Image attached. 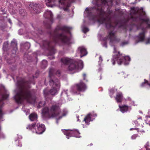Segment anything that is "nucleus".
<instances>
[{
	"instance_id": "obj_1",
	"label": "nucleus",
	"mask_w": 150,
	"mask_h": 150,
	"mask_svg": "<svg viewBox=\"0 0 150 150\" xmlns=\"http://www.w3.org/2000/svg\"><path fill=\"white\" fill-rule=\"evenodd\" d=\"M44 23L47 28L49 29L48 33L52 39L51 40H44L42 42L43 48L47 51L48 55H52L55 53L54 46L56 44H58L59 41L67 45L71 43L70 38L65 35L64 32L70 34L71 32L69 30L72 29V27L63 26L53 31L51 29L50 23L49 22L45 23V21Z\"/></svg>"
},
{
	"instance_id": "obj_2",
	"label": "nucleus",
	"mask_w": 150,
	"mask_h": 150,
	"mask_svg": "<svg viewBox=\"0 0 150 150\" xmlns=\"http://www.w3.org/2000/svg\"><path fill=\"white\" fill-rule=\"evenodd\" d=\"M14 80V78H16L18 90L14 97L16 102L18 103H21L25 100L29 103H34L36 100L35 91L34 89H29V84L32 82L29 80L22 78L17 76H11Z\"/></svg>"
},
{
	"instance_id": "obj_3",
	"label": "nucleus",
	"mask_w": 150,
	"mask_h": 150,
	"mask_svg": "<svg viewBox=\"0 0 150 150\" xmlns=\"http://www.w3.org/2000/svg\"><path fill=\"white\" fill-rule=\"evenodd\" d=\"M95 6L90 11L88 8L87 16L90 18L97 21L100 24L105 23L106 28L108 29H114L115 27L111 23V18L103 9L104 6L107 4V0H95Z\"/></svg>"
},
{
	"instance_id": "obj_4",
	"label": "nucleus",
	"mask_w": 150,
	"mask_h": 150,
	"mask_svg": "<svg viewBox=\"0 0 150 150\" xmlns=\"http://www.w3.org/2000/svg\"><path fill=\"white\" fill-rule=\"evenodd\" d=\"M61 112L58 103L53 104L50 108L45 107L42 110V115L43 117L47 119L53 118L60 115Z\"/></svg>"
},
{
	"instance_id": "obj_5",
	"label": "nucleus",
	"mask_w": 150,
	"mask_h": 150,
	"mask_svg": "<svg viewBox=\"0 0 150 150\" xmlns=\"http://www.w3.org/2000/svg\"><path fill=\"white\" fill-rule=\"evenodd\" d=\"M61 61L65 65H69L68 69L70 71L77 72L81 70L83 68V62L81 60L76 59L73 60L67 57H64L61 59Z\"/></svg>"
},
{
	"instance_id": "obj_6",
	"label": "nucleus",
	"mask_w": 150,
	"mask_h": 150,
	"mask_svg": "<svg viewBox=\"0 0 150 150\" xmlns=\"http://www.w3.org/2000/svg\"><path fill=\"white\" fill-rule=\"evenodd\" d=\"M55 76H49L50 79L49 82L51 85L52 86V88L49 91L46 88L43 90L44 95L45 97H47L49 94L54 96L58 93L60 87V83L59 80L56 79Z\"/></svg>"
},
{
	"instance_id": "obj_7",
	"label": "nucleus",
	"mask_w": 150,
	"mask_h": 150,
	"mask_svg": "<svg viewBox=\"0 0 150 150\" xmlns=\"http://www.w3.org/2000/svg\"><path fill=\"white\" fill-rule=\"evenodd\" d=\"M130 14L131 17L128 19V22H132L129 24L131 26L129 31H131L132 30L133 26H136L137 28L136 23L138 22L140 25L141 13L137 8L132 7L131 8Z\"/></svg>"
},
{
	"instance_id": "obj_8",
	"label": "nucleus",
	"mask_w": 150,
	"mask_h": 150,
	"mask_svg": "<svg viewBox=\"0 0 150 150\" xmlns=\"http://www.w3.org/2000/svg\"><path fill=\"white\" fill-rule=\"evenodd\" d=\"M143 23H145L147 24V28H150V20L146 16L145 11H144L143 8L141 7V42L145 41V43L147 44L150 43V39L149 38L146 39L145 38V32L142 27Z\"/></svg>"
},
{
	"instance_id": "obj_9",
	"label": "nucleus",
	"mask_w": 150,
	"mask_h": 150,
	"mask_svg": "<svg viewBox=\"0 0 150 150\" xmlns=\"http://www.w3.org/2000/svg\"><path fill=\"white\" fill-rule=\"evenodd\" d=\"M131 58L129 57L122 56L121 54H120L119 52H118V54L113 55L111 59V62L113 65L115 64V62L117 61L119 65H127L129 64Z\"/></svg>"
},
{
	"instance_id": "obj_10",
	"label": "nucleus",
	"mask_w": 150,
	"mask_h": 150,
	"mask_svg": "<svg viewBox=\"0 0 150 150\" xmlns=\"http://www.w3.org/2000/svg\"><path fill=\"white\" fill-rule=\"evenodd\" d=\"M8 41L4 42L3 44V49L5 52L4 54V58L7 61V62L9 64H11L14 62H12L11 57V53H8L9 50H11L10 47L8 46Z\"/></svg>"
},
{
	"instance_id": "obj_11",
	"label": "nucleus",
	"mask_w": 150,
	"mask_h": 150,
	"mask_svg": "<svg viewBox=\"0 0 150 150\" xmlns=\"http://www.w3.org/2000/svg\"><path fill=\"white\" fill-rule=\"evenodd\" d=\"M11 52V57L12 62H15V57L16 51L17 50V42L15 39H13L11 41L10 45Z\"/></svg>"
},
{
	"instance_id": "obj_12",
	"label": "nucleus",
	"mask_w": 150,
	"mask_h": 150,
	"mask_svg": "<svg viewBox=\"0 0 150 150\" xmlns=\"http://www.w3.org/2000/svg\"><path fill=\"white\" fill-rule=\"evenodd\" d=\"M64 134L66 135V138L67 139H69V137H79L80 133L77 130L74 129L73 130H63Z\"/></svg>"
},
{
	"instance_id": "obj_13",
	"label": "nucleus",
	"mask_w": 150,
	"mask_h": 150,
	"mask_svg": "<svg viewBox=\"0 0 150 150\" xmlns=\"http://www.w3.org/2000/svg\"><path fill=\"white\" fill-rule=\"evenodd\" d=\"M109 38L110 40V45L111 46H113L114 51V52H115L116 51V48L115 46L113 45V42L114 40H115V33L112 31L109 32L108 35L104 38L103 40L105 42H106L107 40Z\"/></svg>"
},
{
	"instance_id": "obj_14",
	"label": "nucleus",
	"mask_w": 150,
	"mask_h": 150,
	"mask_svg": "<svg viewBox=\"0 0 150 150\" xmlns=\"http://www.w3.org/2000/svg\"><path fill=\"white\" fill-rule=\"evenodd\" d=\"M76 89L79 92H84L87 89L86 84L82 81L74 85Z\"/></svg>"
},
{
	"instance_id": "obj_15",
	"label": "nucleus",
	"mask_w": 150,
	"mask_h": 150,
	"mask_svg": "<svg viewBox=\"0 0 150 150\" xmlns=\"http://www.w3.org/2000/svg\"><path fill=\"white\" fill-rule=\"evenodd\" d=\"M30 7L32 8L31 12L33 13H40L41 11V7L39 4L36 3L30 4Z\"/></svg>"
},
{
	"instance_id": "obj_16",
	"label": "nucleus",
	"mask_w": 150,
	"mask_h": 150,
	"mask_svg": "<svg viewBox=\"0 0 150 150\" xmlns=\"http://www.w3.org/2000/svg\"><path fill=\"white\" fill-rule=\"evenodd\" d=\"M45 130V126L44 125L37 123L36 126L35 128V132L40 134H42Z\"/></svg>"
},
{
	"instance_id": "obj_17",
	"label": "nucleus",
	"mask_w": 150,
	"mask_h": 150,
	"mask_svg": "<svg viewBox=\"0 0 150 150\" xmlns=\"http://www.w3.org/2000/svg\"><path fill=\"white\" fill-rule=\"evenodd\" d=\"M9 96V94L6 93H4L2 96V98L0 100V117H1L3 115L1 108L4 104L3 100L7 99L8 98Z\"/></svg>"
},
{
	"instance_id": "obj_18",
	"label": "nucleus",
	"mask_w": 150,
	"mask_h": 150,
	"mask_svg": "<svg viewBox=\"0 0 150 150\" xmlns=\"http://www.w3.org/2000/svg\"><path fill=\"white\" fill-rule=\"evenodd\" d=\"M32 27L34 29V33L33 35L36 38H38L40 37V35L43 34V32L42 29L36 27H34L33 25L32 24H31Z\"/></svg>"
},
{
	"instance_id": "obj_19",
	"label": "nucleus",
	"mask_w": 150,
	"mask_h": 150,
	"mask_svg": "<svg viewBox=\"0 0 150 150\" xmlns=\"http://www.w3.org/2000/svg\"><path fill=\"white\" fill-rule=\"evenodd\" d=\"M21 50L22 52H25L28 50L30 47V44L28 42H21L20 44Z\"/></svg>"
},
{
	"instance_id": "obj_20",
	"label": "nucleus",
	"mask_w": 150,
	"mask_h": 150,
	"mask_svg": "<svg viewBox=\"0 0 150 150\" xmlns=\"http://www.w3.org/2000/svg\"><path fill=\"white\" fill-rule=\"evenodd\" d=\"M77 53L80 54V57L85 56L87 54L86 49L84 46L79 47L77 50Z\"/></svg>"
},
{
	"instance_id": "obj_21",
	"label": "nucleus",
	"mask_w": 150,
	"mask_h": 150,
	"mask_svg": "<svg viewBox=\"0 0 150 150\" xmlns=\"http://www.w3.org/2000/svg\"><path fill=\"white\" fill-rule=\"evenodd\" d=\"M44 17L48 19L52 23H53V14L50 11H47L44 14Z\"/></svg>"
},
{
	"instance_id": "obj_22",
	"label": "nucleus",
	"mask_w": 150,
	"mask_h": 150,
	"mask_svg": "<svg viewBox=\"0 0 150 150\" xmlns=\"http://www.w3.org/2000/svg\"><path fill=\"white\" fill-rule=\"evenodd\" d=\"M61 74V72L59 70L57 71L52 68H49V75H54V74L57 75Z\"/></svg>"
},
{
	"instance_id": "obj_23",
	"label": "nucleus",
	"mask_w": 150,
	"mask_h": 150,
	"mask_svg": "<svg viewBox=\"0 0 150 150\" xmlns=\"http://www.w3.org/2000/svg\"><path fill=\"white\" fill-rule=\"evenodd\" d=\"M123 98V95L121 92L117 93L115 97V100L118 103L122 102Z\"/></svg>"
},
{
	"instance_id": "obj_24",
	"label": "nucleus",
	"mask_w": 150,
	"mask_h": 150,
	"mask_svg": "<svg viewBox=\"0 0 150 150\" xmlns=\"http://www.w3.org/2000/svg\"><path fill=\"white\" fill-rule=\"evenodd\" d=\"M92 116V115H91V114H88L85 117L83 121H84L86 125H88L90 124V122L91 121H92L91 120Z\"/></svg>"
},
{
	"instance_id": "obj_25",
	"label": "nucleus",
	"mask_w": 150,
	"mask_h": 150,
	"mask_svg": "<svg viewBox=\"0 0 150 150\" xmlns=\"http://www.w3.org/2000/svg\"><path fill=\"white\" fill-rule=\"evenodd\" d=\"M29 118L31 121H35L37 122L38 116L35 113L31 114L29 116Z\"/></svg>"
},
{
	"instance_id": "obj_26",
	"label": "nucleus",
	"mask_w": 150,
	"mask_h": 150,
	"mask_svg": "<svg viewBox=\"0 0 150 150\" xmlns=\"http://www.w3.org/2000/svg\"><path fill=\"white\" fill-rule=\"evenodd\" d=\"M119 108L121 111L122 113H124L127 112L128 109V106L124 105L122 106H119Z\"/></svg>"
},
{
	"instance_id": "obj_27",
	"label": "nucleus",
	"mask_w": 150,
	"mask_h": 150,
	"mask_svg": "<svg viewBox=\"0 0 150 150\" xmlns=\"http://www.w3.org/2000/svg\"><path fill=\"white\" fill-rule=\"evenodd\" d=\"M36 123L35 124L33 123L31 124H30L28 125L27 127V129L33 131V132H35V128Z\"/></svg>"
},
{
	"instance_id": "obj_28",
	"label": "nucleus",
	"mask_w": 150,
	"mask_h": 150,
	"mask_svg": "<svg viewBox=\"0 0 150 150\" xmlns=\"http://www.w3.org/2000/svg\"><path fill=\"white\" fill-rule=\"evenodd\" d=\"M47 61L45 60H43L41 62V67L42 69H45L47 66Z\"/></svg>"
},
{
	"instance_id": "obj_29",
	"label": "nucleus",
	"mask_w": 150,
	"mask_h": 150,
	"mask_svg": "<svg viewBox=\"0 0 150 150\" xmlns=\"http://www.w3.org/2000/svg\"><path fill=\"white\" fill-rule=\"evenodd\" d=\"M5 28V25L4 23V21L0 20V30H3Z\"/></svg>"
},
{
	"instance_id": "obj_30",
	"label": "nucleus",
	"mask_w": 150,
	"mask_h": 150,
	"mask_svg": "<svg viewBox=\"0 0 150 150\" xmlns=\"http://www.w3.org/2000/svg\"><path fill=\"white\" fill-rule=\"evenodd\" d=\"M81 27L83 32L85 33H86L89 30V29L88 28L86 27L84 24L82 25Z\"/></svg>"
},
{
	"instance_id": "obj_31",
	"label": "nucleus",
	"mask_w": 150,
	"mask_h": 150,
	"mask_svg": "<svg viewBox=\"0 0 150 150\" xmlns=\"http://www.w3.org/2000/svg\"><path fill=\"white\" fill-rule=\"evenodd\" d=\"M45 103L44 101H41L39 102L38 106V108H40L44 106L45 105Z\"/></svg>"
},
{
	"instance_id": "obj_32",
	"label": "nucleus",
	"mask_w": 150,
	"mask_h": 150,
	"mask_svg": "<svg viewBox=\"0 0 150 150\" xmlns=\"http://www.w3.org/2000/svg\"><path fill=\"white\" fill-rule=\"evenodd\" d=\"M19 13L22 16H24L26 15L25 11L23 9H20L19 10Z\"/></svg>"
},
{
	"instance_id": "obj_33",
	"label": "nucleus",
	"mask_w": 150,
	"mask_h": 150,
	"mask_svg": "<svg viewBox=\"0 0 150 150\" xmlns=\"http://www.w3.org/2000/svg\"><path fill=\"white\" fill-rule=\"evenodd\" d=\"M136 43H137L141 41V32L139 33V35L136 37Z\"/></svg>"
},
{
	"instance_id": "obj_34",
	"label": "nucleus",
	"mask_w": 150,
	"mask_h": 150,
	"mask_svg": "<svg viewBox=\"0 0 150 150\" xmlns=\"http://www.w3.org/2000/svg\"><path fill=\"white\" fill-rule=\"evenodd\" d=\"M129 43V42L128 41H123L120 43V46L121 47H123L128 45Z\"/></svg>"
},
{
	"instance_id": "obj_35",
	"label": "nucleus",
	"mask_w": 150,
	"mask_h": 150,
	"mask_svg": "<svg viewBox=\"0 0 150 150\" xmlns=\"http://www.w3.org/2000/svg\"><path fill=\"white\" fill-rule=\"evenodd\" d=\"M10 67L12 71H14L17 69V66L15 64L12 65Z\"/></svg>"
},
{
	"instance_id": "obj_36",
	"label": "nucleus",
	"mask_w": 150,
	"mask_h": 150,
	"mask_svg": "<svg viewBox=\"0 0 150 150\" xmlns=\"http://www.w3.org/2000/svg\"><path fill=\"white\" fill-rule=\"evenodd\" d=\"M99 61H98V64L99 66L100 65V64L101 62L103 61V59H102V57L101 56H100L99 57Z\"/></svg>"
},
{
	"instance_id": "obj_37",
	"label": "nucleus",
	"mask_w": 150,
	"mask_h": 150,
	"mask_svg": "<svg viewBox=\"0 0 150 150\" xmlns=\"http://www.w3.org/2000/svg\"><path fill=\"white\" fill-rule=\"evenodd\" d=\"M102 45L103 47H105L106 48L107 47V43L106 42H105L102 44Z\"/></svg>"
},
{
	"instance_id": "obj_38",
	"label": "nucleus",
	"mask_w": 150,
	"mask_h": 150,
	"mask_svg": "<svg viewBox=\"0 0 150 150\" xmlns=\"http://www.w3.org/2000/svg\"><path fill=\"white\" fill-rule=\"evenodd\" d=\"M35 74V75L41 74V71L40 70H38L36 71Z\"/></svg>"
},
{
	"instance_id": "obj_39",
	"label": "nucleus",
	"mask_w": 150,
	"mask_h": 150,
	"mask_svg": "<svg viewBox=\"0 0 150 150\" xmlns=\"http://www.w3.org/2000/svg\"><path fill=\"white\" fill-rule=\"evenodd\" d=\"M145 148H147V147H150V145L149 142H147L146 143V144L145 145Z\"/></svg>"
},
{
	"instance_id": "obj_40",
	"label": "nucleus",
	"mask_w": 150,
	"mask_h": 150,
	"mask_svg": "<svg viewBox=\"0 0 150 150\" xmlns=\"http://www.w3.org/2000/svg\"><path fill=\"white\" fill-rule=\"evenodd\" d=\"M146 84L147 85H148L149 83H148V81H147L146 80L145 81V82L144 83H142V86H144V84Z\"/></svg>"
},
{
	"instance_id": "obj_41",
	"label": "nucleus",
	"mask_w": 150,
	"mask_h": 150,
	"mask_svg": "<svg viewBox=\"0 0 150 150\" xmlns=\"http://www.w3.org/2000/svg\"><path fill=\"white\" fill-rule=\"evenodd\" d=\"M100 67L98 70V72L101 71L102 69V68L100 67Z\"/></svg>"
},
{
	"instance_id": "obj_42",
	"label": "nucleus",
	"mask_w": 150,
	"mask_h": 150,
	"mask_svg": "<svg viewBox=\"0 0 150 150\" xmlns=\"http://www.w3.org/2000/svg\"><path fill=\"white\" fill-rule=\"evenodd\" d=\"M28 54H26V53H25L24 54V57L25 58H26L27 59H28Z\"/></svg>"
},
{
	"instance_id": "obj_43",
	"label": "nucleus",
	"mask_w": 150,
	"mask_h": 150,
	"mask_svg": "<svg viewBox=\"0 0 150 150\" xmlns=\"http://www.w3.org/2000/svg\"><path fill=\"white\" fill-rule=\"evenodd\" d=\"M22 29H20L19 30H18V33L19 35H22V33H21V32H22Z\"/></svg>"
},
{
	"instance_id": "obj_44",
	"label": "nucleus",
	"mask_w": 150,
	"mask_h": 150,
	"mask_svg": "<svg viewBox=\"0 0 150 150\" xmlns=\"http://www.w3.org/2000/svg\"><path fill=\"white\" fill-rule=\"evenodd\" d=\"M125 72L123 71H122L120 73H118V74H125Z\"/></svg>"
},
{
	"instance_id": "obj_45",
	"label": "nucleus",
	"mask_w": 150,
	"mask_h": 150,
	"mask_svg": "<svg viewBox=\"0 0 150 150\" xmlns=\"http://www.w3.org/2000/svg\"><path fill=\"white\" fill-rule=\"evenodd\" d=\"M136 135H133L132 137V139H134L135 138V137H136Z\"/></svg>"
},
{
	"instance_id": "obj_46",
	"label": "nucleus",
	"mask_w": 150,
	"mask_h": 150,
	"mask_svg": "<svg viewBox=\"0 0 150 150\" xmlns=\"http://www.w3.org/2000/svg\"><path fill=\"white\" fill-rule=\"evenodd\" d=\"M8 22H9V23L11 24L12 23V21H11V19H8Z\"/></svg>"
},
{
	"instance_id": "obj_47",
	"label": "nucleus",
	"mask_w": 150,
	"mask_h": 150,
	"mask_svg": "<svg viewBox=\"0 0 150 150\" xmlns=\"http://www.w3.org/2000/svg\"><path fill=\"white\" fill-rule=\"evenodd\" d=\"M91 115H92V116H91V117H96L97 116V114H93V115H91Z\"/></svg>"
},
{
	"instance_id": "obj_48",
	"label": "nucleus",
	"mask_w": 150,
	"mask_h": 150,
	"mask_svg": "<svg viewBox=\"0 0 150 150\" xmlns=\"http://www.w3.org/2000/svg\"><path fill=\"white\" fill-rule=\"evenodd\" d=\"M86 76H85V75L83 76V80H85L86 79Z\"/></svg>"
},
{
	"instance_id": "obj_49",
	"label": "nucleus",
	"mask_w": 150,
	"mask_h": 150,
	"mask_svg": "<svg viewBox=\"0 0 150 150\" xmlns=\"http://www.w3.org/2000/svg\"><path fill=\"white\" fill-rule=\"evenodd\" d=\"M64 10L65 11H67L68 10V8H64Z\"/></svg>"
},
{
	"instance_id": "obj_50",
	"label": "nucleus",
	"mask_w": 150,
	"mask_h": 150,
	"mask_svg": "<svg viewBox=\"0 0 150 150\" xmlns=\"http://www.w3.org/2000/svg\"><path fill=\"white\" fill-rule=\"evenodd\" d=\"M146 130H147L146 129L145 130H144L143 129H142V130H141V131H142L143 132H145V131Z\"/></svg>"
},
{
	"instance_id": "obj_51",
	"label": "nucleus",
	"mask_w": 150,
	"mask_h": 150,
	"mask_svg": "<svg viewBox=\"0 0 150 150\" xmlns=\"http://www.w3.org/2000/svg\"><path fill=\"white\" fill-rule=\"evenodd\" d=\"M146 150H150V147H147V148H146Z\"/></svg>"
},
{
	"instance_id": "obj_52",
	"label": "nucleus",
	"mask_w": 150,
	"mask_h": 150,
	"mask_svg": "<svg viewBox=\"0 0 150 150\" xmlns=\"http://www.w3.org/2000/svg\"><path fill=\"white\" fill-rule=\"evenodd\" d=\"M2 42V40L0 38V44Z\"/></svg>"
},
{
	"instance_id": "obj_53",
	"label": "nucleus",
	"mask_w": 150,
	"mask_h": 150,
	"mask_svg": "<svg viewBox=\"0 0 150 150\" xmlns=\"http://www.w3.org/2000/svg\"><path fill=\"white\" fill-rule=\"evenodd\" d=\"M34 55H36L37 54V53L36 52H34L33 53Z\"/></svg>"
},
{
	"instance_id": "obj_54",
	"label": "nucleus",
	"mask_w": 150,
	"mask_h": 150,
	"mask_svg": "<svg viewBox=\"0 0 150 150\" xmlns=\"http://www.w3.org/2000/svg\"><path fill=\"white\" fill-rule=\"evenodd\" d=\"M30 59H28H28H27V61L28 62H29L30 61Z\"/></svg>"
},
{
	"instance_id": "obj_55",
	"label": "nucleus",
	"mask_w": 150,
	"mask_h": 150,
	"mask_svg": "<svg viewBox=\"0 0 150 150\" xmlns=\"http://www.w3.org/2000/svg\"><path fill=\"white\" fill-rule=\"evenodd\" d=\"M47 5L48 6H49V7H52V6H51L50 5H49L48 4H47Z\"/></svg>"
},
{
	"instance_id": "obj_56",
	"label": "nucleus",
	"mask_w": 150,
	"mask_h": 150,
	"mask_svg": "<svg viewBox=\"0 0 150 150\" xmlns=\"http://www.w3.org/2000/svg\"><path fill=\"white\" fill-rule=\"evenodd\" d=\"M83 75H86V74H85V73H83Z\"/></svg>"
},
{
	"instance_id": "obj_57",
	"label": "nucleus",
	"mask_w": 150,
	"mask_h": 150,
	"mask_svg": "<svg viewBox=\"0 0 150 150\" xmlns=\"http://www.w3.org/2000/svg\"><path fill=\"white\" fill-rule=\"evenodd\" d=\"M35 59H36V60H37V57L36 56H35Z\"/></svg>"
},
{
	"instance_id": "obj_58",
	"label": "nucleus",
	"mask_w": 150,
	"mask_h": 150,
	"mask_svg": "<svg viewBox=\"0 0 150 150\" xmlns=\"http://www.w3.org/2000/svg\"><path fill=\"white\" fill-rule=\"evenodd\" d=\"M79 116H78V117H77V118H78V121H79Z\"/></svg>"
},
{
	"instance_id": "obj_59",
	"label": "nucleus",
	"mask_w": 150,
	"mask_h": 150,
	"mask_svg": "<svg viewBox=\"0 0 150 150\" xmlns=\"http://www.w3.org/2000/svg\"><path fill=\"white\" fill-rule=\"evenodd\" d=\"M5 13H3L2 14V15L4 14Z\"/></svg>"
},
{
	"instance_id": "obj_60",
	"label": "nucleus",
	"mask_w": 150,
	"mask_h": 150,
	"mask_svg": "<svg viewBox=\"0 0 150 150\" xmlns=\"http://www.w3.org/2000/svg\"><path fill=\"white\" fill-rule=\"evenodd\" d=\"M62 117V116H61V117H59V118H61Z\"/></svg>"
},
{
	"instance_id": "obj_61",
	"label": "nucleus",
	"mask_w": 150,
	"mask_h": 150,
	"mask_svg": "<svg viewBox=\"0 0 150 150\" xmlns=\"http://www.w3.org/2000/svg\"><path fill=\"white\" fill-rule=\"evenodd\" d=\"M146 117H149H149H149L146 116Z\"/></svg>"
},
{
	"instance_id": "obj_62",
	"label": "nucleus",
	"mask_w": 150,
	"mask_h": 150,
	"mask_svg": "<svg viewBox=\"0 0 150 150\" xmlns=\"http://www.w3.org/2000/svg\"><path fill=\"white\" fill-rule=\"evenodd\" d=\"M85 21H83V22H84V23H85Z\"/></svg>"
},
{
	"instance_id": "obj_63",
	"label": "nucleus",
	"mask_w": 150,
	"mask_h": 150,
	"mask_svg": "<svg viewBox=\"0 0 150 150\" xmlns=\"http://www.w3.org/2000/svg\"><path fill=\"white\" fill-rule=\"evenodd\" d=\"M33 78H34V77L33 75Z\"/></svg>"
},
{
	"instance_id": "obj_64",
	"label": "nucleus",
	"mask_w": 150,
	"mask_h": 150,
	"mask_svg": "<svg viewBox=\"0 0 150 150\" xmlns=\"http://www.w3.org/2000/svg\"><path fill=\"white\" fill-rule=\"evenodd\" d=\"M2 87H3V88H4V86H2Z\"/></svg>"
}]
</instances>
